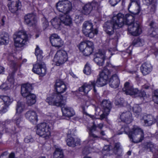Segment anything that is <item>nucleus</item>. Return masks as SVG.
Here are the masks:
<instances>
[{
    "label": "nucleus",
    "mask_w": 158,
    "mask_h": 158,
    "mask_svg": "<svg viewBox=\"0 0 158 158\" xmlns=\"http://www.w3.org/2000/svg\"><path fill=\"white\" fill-rule=\"evenodd\" d=\"M55 86L57 93H54L51 95L47 98L46 101L50 105L58 107L64 106L66 104V98L63 97L61 94L66 90V86L63 81L58 80Z\"/></svg>",
    "instance_id": "obj_1"
},
{
    "label": "nucleus",
    "mask_w": 158,
    "mask_h": 158,
    "mask_svg": "<svg viewBox=\"0 0 158 158\" xmlns=\"http://www.w3.org/2000/svg\"><path fill=\"white\" fill-rule=\"evenodd\" d=\"M124 15L119 13L114 16L111 20L105 22L103 25L104 30L107 34L110 35L114 33V29H118L124 25Z\"/></svg>",
    "instance_id": "obj_2"
},
{
    "label": "nucleus",
    "mask_w": 158,
    "mask_h": 158,
    "mask_svg": "<svg viewBox=\"0 0 158 158\" xmlns=\"http://www.w3.org/2000/svg\"><path fill=\"white\" fill-rule=\"evenodd\" d=\"M122 131L124 130L125 133L127 134L130 141L134 143H137L141 142L143 139L144 133L143 130L137 126H133L131 131L129 127L126 126L122 127Z\"/></svg>",
    "instance_id": "obj_3"
},
{
    "label": "nucleus",
    "mask_w": 158,
    "mask_h": 158,
    "mask_svg": "<svg viewBox=\"0 0 158 158\" xmlns=\"http://www.w3.org/2000/svg\"><path fill=\"white\" fill-rule=\"evenodd\" d=\"M124 25L128 26V31L132 35L137 36L142 33V29L139 23L134 21V18L132 15L126 14L124 16Z\"/></svg>",
    "instance_id": "obj_4"
},
{
    "label": "nucleus",
    "mask_w": 158,
    "mask_h": 158,
    "mask_svg": "<svg viewBox=\"0 0 158 158\" xmlns=\"http://www.w3.org/2000/svg\"><path fill=\"white\" fill-rule=\"evenodd\" d=\"M115 70V67L111 64H108L106 67L100 73L99 77L95 82V85L98 87L103 86L107 83V80L109 75L112 73L113 71Z\"/></svg>",
    "instance_id": "obj_5"
},
{
    "label": "nucleus",
    "mask_w": 158,
    "mask_h": 158,
    "mask_svg": "<svg viewBox=\"0 0 158 158\" xmlns=\"http://www.w3.org/2000/svg\"><path fill=\"white\" fill-rule=\"evenodd\" d=\"M102 111L96 112L95 118L102 120L106 118L111 108V104L108 100H103L101 104Z\"/></svg>",
    "instance_id": "obj_6"
},
{
    "label": "nucleus",
    "mask_w": 158,
    "mask_h": 158,
    "mask_svg": "<svg viewBox=\"0 0 158 158\" xmlns=\"http://www.w3.org/2000/svg\"><path fill=\"white\" fill-rule=\"evenodd\" d=\"M28 36L24 30L19 31L14 35L15 46L16 47H21L28 40Z\"/></svg>",
    "instance_id": "obj_7"
},
{
    "label": "nucleus",
    "mask_w": 158,
    "mask_h": 158,
    "mask_svg": "<svg viewBox=\"0 0 158 158\" xmlns=\"http://www.w3.org/2000/svg\"><path fill=\"white\" fill-rule=\"evenodd\" d=\"M50 131L49 126L47 123H42L39 124L37 126V134L45 139H48L50 136Z\"/></svg>",
    "instance_id": "obj_8"
},
{
    "label": "nucleus",
    "mask_w": 158,
    "mask_h": 158,
    "mask_svg": "<svg viewBox=\"0 0 158 158\" xmlns=\"http://www.w3.org/2000/svg\"><path fill=\"white\" fill-rule=\"evenodd\" d=\"M94 48V46L93 43L89 41L82 42L79 46L80 50L85 56H89L91 54Z\"/></svg>",
    "instance_id": "obj_9"
},
{
    "label": "nucleus",
    "mask_w": 158,
    "mask_h": 158,
    "mask_svg": "<svg viewBox=\"0 0 158 158\" xmlns=\"http://www.w3.org/2000/svg\"><path fill=\"white\" fill-rule=\"evenodd\" d=\"M92 23L89 21H85L83 24L82 32L85 35L90 38H93L95 35L97 34L98 30H93Z\"/></svg>",
    "instance_id": "obj_10"
},
{
    "label": "nucleus",
    "mask_w": 158,
    "mask_h": 158,
    "mask_svg": "<svg viewBox=\"0 0 158 158\" xmlns=\"http://www.w3.org/2000/svg\"><path fill=\"white\" fill-rule=\"evenodd\" d=\"M107 52L110 53V56H108L105 54V51L104 50H100L97 52L94 56V61L99 66H102L104 63V60L106 58H110L112 55V53L110 50H108Z\"/></svg>",
    "instance_id": "obj_11"
},
{
    "label": "nucleus",
    "mask_w": 158,
    "mask_h": 158,
    "mask_svg": "<svg viewBox=\"0 0 158 158\" xmlns=\"http://www.w3.org/2000/svg\"><path fill=\"white\" fill-rule=\"evenodd\" d=\"M71 2L68 0H64L58 2L56 4L57 9L63 14L68 13L72 9Z\"/></svg>",
    "instance_id": "obj_12"
},
{
    "label": "nucleus",
    "mask_w": 158,
    "mask_h": 158,
    "mask_svg": "<svg viewBox=\"0 0 158 158\" xmlns=\"http://www.w3.org/2000/svg\"><path fill=\"white\" fill-rule=\"evenodd\" d=\"M66 52L63 50H59L56 53L54 61L56 65L59 66L63 64L68 59Z\"/></svg>",
    "instance_id": "obj_13"
},
{
    "label": "nucleus",
    "mask_w": 158,
    "mask_h": 158,
    "mask_svg": "<svg viewBox=\"0 0 158 158\" xmlns=\"http://www.w3.org/2000/svg\"><path fill=\"white\" fill-rule=\"evenodd\" d=\"M32 71L35 73L41 76H44L46 73L47 69L45 64L42 62L33 65Z\"/></svg>",
    "instance_id": "obj_14"
},
{
    "label": "nucleus",
    "mask_w": 158,
    "mask_h": 158,
    "mask_svg": "<svg viewBox=\"0 0 158 158\" xmlns=\"http://www.w3.org/2000/svg\"><path fill=\"white\" fill-rule=\"evenodd\" d=\"M122 91L127 95L135 96L138 92V90L137 89L133 88L129 83L127 82L125 83L124 87L122 89Z\"/></svg>",
    "instance_id": "obj_15"
},
{
    "label": "nucleus",
    "mask_w": 158,
    "mask_h": 158,
    "mask_svg": "<svg viewBox=\"0 0 158 158\" xmlns=\"http://www.w3.org/2000/svg\"><path fill=\"white\" fill-rule=\"evenodd\" d=\"M50 41L52 45L56 47L59 48L63 44V42L60 37L56 34H52L50 37Z\"/></svg>",
    "instance_id": "obj_16"
},
{
    "label": "nucleus",
    "mask_w": 158,
    "mask_h": 158,
    "mask_svg": "<svg viewBox=\"0 0 158 158\" xmlns=\"http://www.w3.org/2000/svg\"><path fill=\"white\" fill-rule=\"evenodd\" d=\"M8 5L9 10L15 13L20 8L21 3L19 0H9Z\"/></svg>",
    "instance_id": "obj_17"
},
{
    "label": "nucleus",
    "mask_w": 158,
    "mask_h": 158,
    "mask_svg": "<svg viewBox=\"0 0 158 158\" xmlns=\"http://www.w3.org/2000/svg\"><path fill=\"white\" fill-rule=\"evenodd\" d=\"M25 117L30 122L34 124H36L38 120L37 114L33 110L27 111L25 114Z\"/></svg>",
    "instance_id": "obj_18"
},
{
    "label": "nucleus",
    "mask_w": 158,
    "mask_h": 158,
    "mask_svg": "<svg viewBox=\"0 0 158 158\" xmlns=\"http://www.w3.org/2000/svg\"><path fill=\"white\" fill-rule=\"evenodd\" d=\"M32 89V86L30 84L27 83L22 85L21 87V94L22 96L24 97H26L31 94V91Z\"/></svg>",
    "instance_id": "obj_19"
},
{
    "label": "nucleus",
    "mask_w": 158,
    "mask_h": 158,
    "mask_svg": "<svg viewBox=\"0 0 158 158\" xmlns=\"http://www.w3.org/2000/svg\"><path fill=\"white\" fill-rule=\"evenodd\" d=\"M95 85V81H91L89 84L85 83L81 87L79 88V90L80 92H84V94H87Z\"/></svg>",
    "instance_id": "obj_20"
},
{
    "label": "nucleus",
    "mask_w": 158,
    "mask_h": 158,
    "mask_svg": "<svg viewBox=\"0 0 158 158\" xmlns=\"http://www.w3.org/2000/svg\"><path fill=\"white\" fill-rule=\"evenodd\" d=\"M120 118L122 121L129 123L132 120V114L129 111L123 112L120 115Z\"/></svg>",
    "instance_id": "obj_21"
},
{
    "label": "nucleus",
    "mask_w": 158,
    "mask_h": 158,
    "mask_svg": "<svg viewBox=\"0 0 158 158\" xmlns=\"http://www.w3.org/2000/svg\"><path fill=\"white\" fill-rule=\"evenodd\" d=\"M25 23L30 26L35 24L36 23V16L33 14H28L24 17Z\"/></svg>",
    "instance_id": "obj_22"
},
{
    "label": "nucleus",
    "mask_w": 158,
    "mask_h": 158,
    "mask_svg": "<svg viewBox=\"0 0 158 158\" xmlns=\"http://www.w3.org/2000/svg\"><path fill=\"white\" fill-rule=\"evenodd\" d=\"M112 153H113L117 157H120L123 155V150L119 143H116L114 144V147L112 149Z\"/></svg>",
    "instance_id": "obj_23"
},
{
    "label": "nucleus",
    "mask_w": 158,
    "mask_h": 158,
    "mask_svg": "<svg viewBox=\"0 0 158 158\" xmlns=\"http://www.w3.org/2000/svg\"><path fill=\"white\" fill-rule=\"evenodd\" d=\"M119 84V81L116 74L113 75L110 78L109 81L110 86L113 88H117Z\"/></svg>",
    "instance_id": "obj_24"
},
{
    "label": "nucleus",
    "mask_w": 158,
    "mask_h": 158,
    "mask_svg": "<svg viewBox=\"0 0 158 158\" xmlns=\"http://www.w3.org/2000/svg\"><path fill=\"white\" fill-rule=\"evenodd\" d=\"M15 55L10 54L8 57V64L12 69L13 72H15L17 69V65L14 61Z\"/></svg>",
    "instance_id": "obj_25"
},
{
    "label": "nucleus",
    "mask_w": 158,
    "mask_h": 158,
    "mask_svg": "<svg viewBox=\"0 0 158 158\" xmlns=\"http://www.w3.org/2000/svg\"><path fill=\"white\" fill-rule=\"evenodd\" d=\"M143 120L144 123V125L145 126H151L155 122V119L154 117L151 115L144 116Z\"/></svg>",
    "instance_id": "obj_26"
},
{
    "label": "nucleus",
    "mask_w": 158,
    "mask_h": 158,
    "mask_svg": "<svg viewBox=\"0 0 158 158\" xmlns=\"http://www.w3.org/2000/svg\"><path fill=\"white\" fill-rule=\"evenodd\" d=\"M67 14L60 15L61 23L66 26H70L72 23V21L69 15Z\"/></svg>",
    "instance_id": "obj_27"
},
{
    "label": "nucleus",
    "mask_w": 158,
    "mask_h": 158,
    "mask_svg": "<svg viewBox=\"0 0 158 158\" xmlns=\"http://www.w3.org/2000/svg\"><path fill=\"white\" fill-rule=\"evenodd\" d=\"M152 67L150 63H145L143 64L141 67V69L143 74L144 75L148 74L151 72Z\"/></svg>",
    "instance_id": "obj_28"
},
{
    "label": "nucleus",
    "mask_w": 158,
    "mask_h": 158,
    "mask_svg": "<svg viewBox=\"0 0 158 158\" xmlns=\"http://www.w3.org/2000/svg\"><path fill=\"white\" fill-rule=\"evenodd\" d=\"M132 6V8L134 7L137 9L136 11L133 12L135 15L138 14L140 11V7H139V2L138 0H131L128 6V9Z\"/></svg>",
    "instance_id": "obj_29"
},
{
    "label": "nucleus",
    "mask_w": 158,
    "mask_h": 158,
    "mask_svg": "<svg viewBox=\"0 0 158 158\" xmlns=\"http://www.w3.org/2000/svg\"><path fill=\"white\" fill-rule=\"evenodd\" d=\"M96 128L97 126L94 123L93 125L89 128V141L88 142H90L91 143H92V140H93V139L98 137L97 135L93 133L94 132L96 131Z\"/></svg>",
    "instance_id": "obj_30"
},
{
    "label": "nucleus",
    "mask_w": 158,
    "mask_h": 158,
    "mask_svg": "<svg viewBox=\"0 0 158 158\" xmlns=\"http://www.w3.org/2000/svg\"><path fill=\"white\" fill-rule=\"evenodd\" d=\"M64 115L68 117L72 116L75 114L74 110L67 106H64L61 109Z\"/></svg>",
    "instance_id": "obj_31"
},
{
    "label": "nucleus",
    "mask_w": 158,
    "mask_h": 158,
    "mask_svg": "<svg viewBox=\"0 0 158 158\" xmlns=\"http://www.w3.org/2000/svg\"><path fill=\"white\" fill-rule=\"evenodd\" d=\"M0 99L2 100V102L4 103V105L5 106L6 110L13 102L12 98L7 96H0Z\"/></svg>",
    "instance_id": "obj_32"
},
{
    "label": "nucleus",
    "mask_w": 158,
    "mask_h": 158,
    "mask_svg": "<svg viewBox=\"0 0 158 158\" xmlns=\"http://www.w3.org/2000/svg\"><path fill=\"white\" fill-rule=\"evenodd\" d=\"M26 103L29 106H31L35 103L36 102V96L35 94L31 93L26 97Z\"/></svg>",
    "instance_id": "obj_33"
},
{
    "label": "nucleus",
    "mask_w": 158,
    "mask_h": 158,
    "mask_svg": "<svg viewBox=\"0 0 158 158\" xmlns=\"http://www.w3.org/2000/svg\"><path fill=\"white\" fill-rule=\"evenodd\" d=\"M51 22L52 25L56 29H59L60 28L61 22L60 17L59 18L56 17L51 20Z\"/></svg>",
    "instance_id": "obj_34"
},
{
    "label": "nucleus",
    "mask_w": 158,
    "mask_h": 158,
    "mask_svg": "<svg viewBox=\"0 0 158 158\" xmlns=\"http://www.w3.org/2000/svg\"><path fill=\"white\" fill-rule=\"evenodd\" d=\"M67 145L70 147H75L77 144H78L79 141L76 140V139L73 137L68 138L66 140Z\"/></svg>",
    "instance_id": "obj_35"
},
{
    "label": "nucleus",
    "mask_w": 158,
    "mask_h": 158,
    "mask_svg": "<svg viewBox=\"0 0 158 158\" xmlns=\"http://www.w3.org/2000/svg\"><path fill=\"white\" fill-rule=\"evenodd\" d=\"M9 36L8 34L5 33L0 37V45L6 44L9 42Z\"/></svg>",
    "instance_id": "obj_36"
},
{
    "label": "nucleus",
    "mask_w": 158,
    "mask_h": 158,
    "mask_svg": "<svg viewBox=\"0 0 158 158\" xmlns=\"http://www.w3.org/2000/svg\"><path fill=\"white\" fill-rule=\"evenodd\" d=\"M63 152L61 149L59 148H56L53 154V158H63Z\"/></svg>",
    "instance_id": "obj_37"
},
{
    "label": "nucleus",
    "mask_w": 158,
    "mask_h": 158,
    "mask_svg": "<svg viewBox=\"0 0 158 158\" xmlns=\"http://www.w3.org/2000/svg\"><path fill=\"white\" fill-rule=\"evenodd\" d=\"M25 105L23 102L19 101L17 102L16 110L17 113H21L24 110Z\"/></svg>",
    "instance_id": "obj_38"
},
{
    "label": "nucleus",
    "mask_w": 158,
    "mask_h": 158,
    "mask_svg": "<svg viewBox=\"0 0 158 158\" xmlns=\"http://www.w3.org/2000/svg\"><path fill=\"white\" fill-rule=\"evenodd\" d=\"M92 10L90 3L85 5L83 7V13L85 15H88Z\"/></svg>",
    "instance_id": "obj_39"
},
{
    "label": "nucleus",
    "mask_w": 158,
    "mask_h": 158,
    "mask_svg": "<svg viewBox=\"0 0 158 158\" xmlns=\"http://www.w3.org/2000/svg\"><path fill=\"white\" fill-rule=\"evenodd\" d=\"M43 52L40 50L39 47L37 46L35 49V55L37 57V60H40L43 58Z\"/></svg>",
    "instance_id": "obj_40"
},
{
    "label": "nucleus",
    "mask_w": 158,
    "mask_h": 158,
    "mask_svg": "<svg viewBox=\"0 0 158 158\" xmlns=\"http://www.w3.org/2000/svg\"><path fill=\"white\" fill-rule=\"evenodd\" d=\"M92 10L99 11L101 9V7L99 2H92L90 3Z\"/></svg>",
    "instance_id": "obj_41"
},
{
    "label": "nucleus",
    "mask_w": 158,
    "mask_h": 158,
    "mask_svg": "<svg viewBox=\"0 0 158 158\" xmlns=\"http://www.w3.org/2000/svg\"><path fill=\"white\" fill-rule=\"evenodd\" d=\"M144 43L143 41L139 38H137L134 40L132 44L134 46L139 47L142 46Z\"/></svg>",
    "instance_id": "obj_42"
},
{
    "label": "nucleus",
    "mask_w": 158,
    "mask_h": 158,
    "mask_svg": "<svg viewBox=\"0 0 158 158\" xmlns=\"http://www.w3.org/2000/svg\"><path fill=\"white\" fill-rule=\"evenodd\" d=\"M144 147L147 150L152 151V152L155 151L154 145L151 142L145 143Z\"/></svg>",
    "instance_id": "obj_43"
},
{
    "label": "nucleus",
    "mask_w": 158,
    "mask_h": 158,
    "mask_svg": "<svg viewBox=\"0 0 158 158\" xmlns=\"http://www.w3.org/2000/svg\"><path fill=\"white\" fill-rule=\"evenodd\" d=\"M111 146L109 145H105L104 147L103 148V152L105 153V152L106 151V155L107 156H110L112 154V150H110Z\"/></svg>",
    "instance_id": "obj_44"
},
{
    "label": "nucleus",
    "mask_w": 158,
    "mask_h": 158,
    "mask_svg": "<svg viewBox=\"0 0 158 158\" xmlns=\"http://www.w3.org/2000/svg\"><path fill=\"white\" fill-rule=\"evenodd\" d=\"M14 120V123L17 126H19L20 123L22 121V116L20 114H16Z\"/></svg>",
    "instance_id": "obj_45"
},
{
    "label": "nucleus",
    "mask_w": 158,
    "mask_h": 158,
    "mask_svg": "<svg viewBox=\"0 0 158 158\" xmlns=\"http://www.w3.org/2000/svg\"><path fill=\"white\" fill-rule=\"evenodd\" d=\"M84 73L87 75H89L91 73V69L89 64L87 63L85 66Z\"/></svg>",
    "instance_id": "obj_46"
},
{
    "label": "nucleus",
    "mask_w": 158,
    "mask_h": 158,
    "mask_svg": "<svg viewBox=\"0 0 158 158\" xmlns=\"http://www.w3.org/2000/svg\"><path fill=\"white\" fill-rule=\"evenodd\" d=\"M153 100L154 102L158 104V92L157 90H155L153 94L152 97Z\"/></svg>",
    "instance_id": "obj_47"
},
{
    "label": "nucleus",
    "mask_w": 158,
    "mask_h": 158,
    "mask_svg": "<svg viewBox=\"0 0 158 158\" xmlns=\"http://www.w3.org/2000/svg\"><path fill=\"white\" fill-rule=\"evenodd\" d=\"M2 100L0 99V113H5L7 111V110H6L5 106L4 105V103H2Z\"/></svg>",
    "instance_id": "obj_48"
},
{
    "label": "nucleus",
    "mask_w": 158,
    "mask_h": 158,
    "mask_svg": "<svg viewBox=\"0 0 158 158\" xmlns=\"http://www.w3.org/2000/svg\"><path fill=\"white\" fill-rule=\"evenodd\" d=\"M133 110L134 113H138L141 112V109L139 105L135 104L133 107Z\"/></svg>",
    "instance_id": "obj_49"
},
{
    "label": "nucleus",
    "mask_w": 158,
    "mask_h": 158,
    "mask_svg": "<svg viewBox=\"0 0 158 158\" xmlns=\"http://www.w3.org/2000/svg\"><path fill=\"white\" fill-rule=\"evenodd\" d=\"M24 142L27 143H33L34 141V140L32 137L30 136H27L24 139Z\"/></svg>",
    "instance_id": "obj_50"
},
{
    "label": "nucleus",
    "mask_w": 158,
    "mask_h": 158,
    "mask_svg": "<svg viewBox=\"0 0 158 158\" xmlns=\"http://www.w3.org/2000/svg\"><path fill=\"white\" fill-rule=\"evenodd\" d=\"M0 88L2 90L5 91L9 89L10 88V87L6 83H3L0 86Z\"/></svg>",
    "instance_id": "obj_51"
},
{
    "label": "nucleus",
    "mask_w": 158,
    "mask_h": 158,
    "mask_svg": "<svg viewBox=\"0 0 158 158\" xmlns=\"http://www.w3.org/2000/svg\"><path fill=\"white\" fill-rule=\"evenodd\" d=\"M146 95V93L143 91H140L138 90L137 94L135 95V97H144Z\"/></svg>",
    "instance_id": "obj_52"
},
{
    "label": "nucleus",
    "mask_w": 158,
    "mask_h": 158,
    "mask_svg": "<svg viewBox=\"0 0 158 158\" xmlns=\"http://www.w3.org/2000/svg\"><path fill=\"white\" fill-rule=\"evenodd\" d=\"M7 80L9 81L11 83H13L14 81L13 74H12L11 75H9L8 77Z\"/></svg>",
    "instance_id": "obj_53"
},
{
    "label": "nucleus",
    "mask_w": 158,
    "mask_h": 158,
    "mask_svg": "<svg viewBox=\"0 0 158 158\" xmlns=\"http://www.w3.org/2000/svg\"><path fill=\"white\" fill-rule=\"evenodd\" d=\"M142 89H147L151 88V85L149 83H147L142 85Z\"/></svg>",
    "instance_id": "obj_54"
},
{
    "label": "nucleus",
    "mask_w": 158,
    "mask_h": 158,
    "mask_svg": "<svg viewBox=\"0 0 158 158\" xmlns=\"http://www.w3.org/2000/svg\"><path fill=\"white\" fill-rule=\"evenodd\" d=\"M109 2L110 4L113 6H115L118 3L116 0H110Z\"/></svg>",
    "instance_id": "obj_55"
},
{
    "label": "nucleus",
    "mask_w": 158,
    "mask_h": 158,
    "mask_svg": "<svg viewBox=\"0 0 158 158\" xmlns=\"http://www.w3.org/2000/svg\"><path fill=\"white\" fill-rule=\"evenodd\" d=\"M145 2V3L148 5L151 4L153 0H143Z\"/></svg>",
    "instance_id": "obj_56"
},
{
    "label": "nucleus",
    "mask_w": 158,
    "mask_h": 158,
    "mask_svg": "<svg viewBox=\"0 0 158 158\" xmlns=\"http://www.w3.org/2000/svg\"><path fill=\"white\" fill-rule=\"evenodd\" d=\"M155 24L156 23L155 22L153 21L152 22L150 23V26L151 27V30H153V28H154L156 27Z\"/></svg>",
    "instance_id": "obj_57"
},
{
    "label": "nucleus",
    "mask_w": 158,
    "mask_h": 158,
    "mask_svg": "<svg viewBox=\"0 0 158 158\" xmlns=\"http://www.w3.org/2000/svg\"><path fill=\"white\" fill-rule=\"evenodd\" d=\"M81 108L82 109V110H83V112L86 115L89 116L90 117H91V115L87 114L85 111V107L83 106H81Z\"/></svg>",
    "instance_id": "obj_58"
},
{
    "label": "nucleus",
    "mask_w": 158,
    "mask_h": 158,
    "mask_svg": "<svg viewBox=\"0 0 158 158\" xmlns=\"http://www.w3.org/2000/svg\"><path fill=\"white\" fill-rule=\"evenodd\" d=\"M5 68L2 66L0 67V74H3L4 72Z\"/></svg>",
    "instance_id": "obj_59"
},
{
    "label": "nucleus",
    "mask_w": 158,
    "mask_h": 158,
    "mask_svg": "<svg viewBox=\"0 0 158 158\" xmlns=\"http://www.w3.org/2000/svg\"><path fill=\"white\" fill-rule=\"evenodd\" d=\"M44 26V28L45 29L48 26V23L46 21L44 23H43Z\"/></svg>",
    "instance_id": "obj_60"
},
{
    "label": "nucleus",
    "mask_w": 158,
    "mask_h": 158,
    "mask_svg": "<svg viewBox=\"0 0 158 158\" xmlns=\"http://www.w3.org/2000/svg\"><path fill=\"white\" fill-rule=\"evenodd\" d=\"M7 155V152H4L0 156V158H3L5 157V156H4L6 155ZM5 157V158H6V157Z\"/></svg>",
    "instance_id": "obj_61"
},
{
    "label": "nucleus",
    "mask_w": 158,
    "mask_h": 158,
    "mask_svg": "<svg viewBox=\"0 0 158 158\" xmlns=\"http://www.w3.org/2000/svg\"><path fill=\"white\" fill-rule=\"evenodd\" d=\"M150 35L151 36L155 37L156 35V32L155 31H153Z\"/></svg>",
    "instance_id": "obj_62"
},
{
    "label": "nucleus",
    "mask_w": 158,
    "mask_h": 158,
    "mask_svg": "<svg viewBox=\"0 0 158 158\" xmlns=\"http://www.w3.org/2000/svg\"><path fill=\"white\" fill-rule=\"evenodd\" d=\"M15 154L13 153H11L9 156V158H14Z\"/></svg>",
    "instance_id": "obj_63"
},
{
    "label": "nucleus",
    "mask_w": 158,
    "mask_h": 158,
    "mask_svg": "<svg viewBox=\"0 0 158 158\" xmlns=\"http://www.w3.org/2000/svg\"><path fill=\"white\" fill-rule=\"evenodd\" d=\"M103 127V124L102 123H100L98 125V127L100 129H102Z\"/></svg>",
    "instance_id": "obj_64"
}]
</instances>
